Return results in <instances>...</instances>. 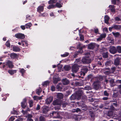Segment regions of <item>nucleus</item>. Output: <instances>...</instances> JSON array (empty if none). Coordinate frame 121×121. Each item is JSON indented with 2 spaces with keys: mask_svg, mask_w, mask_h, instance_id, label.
<instances>
[{
  "mask_svg": "<svg viewBox=\"0 0 121 121\" xmlns=\"http://www.w3.org/2000/svg\"><path fill=\"white\" fill-rule=\"evenodd\" d=\"M103 31L107 32L108 31V29L107 27H105L103 29Z\"/></svg>",
  "mask_w": 121,
  "mask_h": 121,
  "instance_id": "nucleus-61",
  "label": "nucleus"
},
{
  "mask_svg": "<svg viewBox=\"0 0 121 121\" xmlns=\"http://www.w3.org/2000/svg\"><path fill=\"white\" fill-rule=\"evenodd\" d=\"M116 48L117 53L118 52L119 53H121V46H117Z\"/></svg>",
  "mask_w": 121,
  "mask_h": 121,
  "instance_id": "nucleus-32",
  "label": "nucleus"
},
{
  "mask_svg": "<svg viewBox=\"0 0 121 121\" xmlns=\"http://www.w3.org/2000/svg\"><path fill=\"white\" fill-rule=\"evenodd\" d=\"M111 1L112 4L118 5L120 3V0H112Z\"/></svg>",
  "mask_w": 121,
  "mask_h": 121,
  "instance_id": "nucleus-23",
  "label": "nucleus"
},
{
  "mask_svg": "<svg viewBox=\"0 0 121 121\" xmlns=\"http://www.w3.org/2000/svg\"><path fill=\"white\" fill-rule=\"evenodd\" d=\"M108 52H104L102 55L103 57L104 58H107L108 57Z\"/></svg>",
  "mask_w": 121,
  "mask_h": 121,
  "instance_id": "nucleus-29",
  "label": "nucleus"
},
{
  "mask_svg": "<svg viewBox=\"0 0 121 121\" xmlns=\"http://www.w3.org/2000/svg\"><path fill=\"white\" fill-rule=\"evenodd\" d=\"M62 82L64 85H66L68 84L69 82V81L66 79H64L62 80Z\"/></svg>",
  "mask_w": 121,
  "mask_h": 121,
  "instance_id": "nucleus-19",
  "label": "nucleus"
},
{
  "mask_svg": "<svg viewBox=\"0 0 121 121\" xmlns=\"http://www.w3.org/2000/svg\"><path fill=\"white\" fill-rule=\"evenodd\" d=\"M52 104L54 105H59L60 106H61V100L58 99H57L54 101Z\"/></svg>",
  "mask_w": 121,
  "mask_h": 121,
  "instance_id": "nucleus-11",
  "label": "nucleus"
},
{
  "mask_svg": "<svg viewBox=\"0 0 121 121\" xmlns=\"http://www.w3.org/2000/svg\"><path fill=\"white\" fill-rule=\"evenodd\" d=\"M110 10L112 12H115V6L114 5H110L109 6Z\"/></svg>",
  "mask_w": 121,
  "mask_h": 121,
  "instance_id": "nucleus-20",
  "label": "nucleus"
},
{
  "mask_svg": "<svg viewBox=\"0 0 121 121\" xmlns=\"http://www.w3.org/2000/svg\"><path fill=\"white\" fill-rule=\"evenodd\" d=\"M82 62L83 64H88L91 62V60L90 59H88L86 57H84L82 58Z\"/></svg>",
  "mask_w": 121,
  "mask_h": 121,
  "instance_id": "nucleus-8",
  "label": "nucleus"
},
{
  "mask_svg": "<svg viewBox=\"0 0 121 121\" xmlns=\"http://www.w3.org/2000/svg\"><path fill=\"white\" fill-rule=\"evenodd\" d=\"M5 45L7 47H10V44L9 40H8L6 41Z\"/></svg>",
  "mask_w": 121,
  "mask_h": 121,
  "instance_id": "nucleus-49",
  "label": "nucleus"
},
{
  "mask_svg": "<svg viewBox=\"0 0 121 121\" xmlns=\"http://www.w3.org/2000/svg\"><path fill=\"white\" fill-rule=\"evenodd\" d=\"M20 72L22 73V76H24L25 73L26 72V70L22 68L20 69Z\"/></svg>",
  "mask_w": 121,
  "mask_h": 121,
  "instance_id": "nucleus-38",
  "label": "nucleus"
},
{
  "mask_svg": "<svg viewBox=\"0 0 121 121\" xmlns=\"http://www.w3.org/2000/svg\"><path fill=\"white\" fill-rule=\"evenodd\" d=\"M45 118L43 116H41L39 117V121H45Z\"/></svg>",
  "mask_w": 121,
  "mask_h": 121,
  "instance_id": "nucleus-48",
  "label": "nucleus"
},
{
  "mask_svg": "<svg viewBox=\"0 0 121 121\" xmlns=\"http://www.w3.org/2000/svg\"><path fill=\"white\" fill-rule=\"evenodd\" d=\"M55 7V4H52L49 5L48 7V9H50Z\"/></svg>",
  "mask_w": 121,
  "mask_h": 121,
  "instance_id": "nucleus-46",
  "label": "nucleus"
},
{
  "mask_svg": "<svg viewBox=\"0 0 121 121\" xmlns=\"http://www.w3.org/2000/svg\"><path fill=\"white\" fill-rule=\"evenodd\" d=\"M75 85L77 86H80L83 85V82L82 81L76 82H75Z\"/></svg>",
  "mask_w": 121,
  "mask_h": 121,
  "instance_id": "nucleus-18",
  "label": "nucleus"
},
{
  "mask_svg": "<svg viewBox=\"0 0 121 121\" xmlns=\"http://www.w3.org/2000/svg\"><path fill=\"white\" fill-rule=\"evenodd\" d=\"M26 20H30L31 19V17L30 15L28 14L26 15Z\"/></svg>",
  "mask_w": 121,
  "mask_h": 121,
  "instance_id": "nucleus-54",
  "label": "nucleus"
},
{
  "mask_svg": "<svg viewBox=\"0 0 121 121\" xmlns=\"http://www.w3.org/2000/svg\"><path fill=\"white\" fill-rule=\"evenodd\" d=\"M80 39L82 40H84V36L83 35H82L81 34L79 35Z\"/></svg>",
  "mask_w": 121,
  "mask_h": 121,
  "instance_id": "nucleus-58",
  "label": "nucleus"
},
{
  "mask_svg": "<svg viewBox=\"0 0 121 121\" xmlns=\"http://www.w3.org/2000/svg\"><path fill=\"white\" fill-rule=\"evenodd\" d=\"M112 61L110 60H108L106 62L105 64V65L106 67L108 66H110L111 65Z\"/></svg>",
  "mask_w": 121,
  "mask_h": 121,
  "instance_id": "nucleus-24",
  "label": "nucleus"
},
{
  "mask_svg": "<svg viewBox=\"0 0 121 121\" xmlns=\"http://www.w3.org/2000/svg\"><path fill=\"white\" fill-rule=\"evenodd\" d=\"M113 28L116 30L121 29V25H114L113 26Z\"/></svg>",
  "mask_w": 121,
  "mask_h": 121,
  "instance_id": "nucleus-28",
  "label": "nucleus"
},
{
  "mask_svg": "<svg viewBox=\"0 0 121 121\" xmlns=\"http://www.w3.org/2000/svg\"><path fill=\"white\" fill-rule=\"evenodd\" d=\"M10 56L11 59H17L18 58V55L17 54L14 53H11Z\"/></svg>",
  "mask_w": 121,
  "mask_h": 121,
  "instance_id": "nucleus-14",
  "label": "nucleus"
},
{
  "mask_svg": "<svg viewBox=\"0 0 121 121\" xmlns=\"http://www.w3.org/2000/svg\"><path fill=\"white\" fill-rule=\"evenodd\" d=\"M48 111V108L46 107L44 108L42 110L43 113V114H46Z\"/></svg>",
  "mask_w": 121,
  "mask_h": 121,
  "instance_id": "nucleus-36",
  "label": "nucleus"
},
{
  "mask_svg": "<svg viewBox=\"0 0 121 121\" xmlns=\"http://www.w3.org/2000/svg\"><path fill=\"white\" fill-rule=\"evenodd\" d=\"M99 83L98 82H95L93 84V87L95 89L97 90L99 89Z\"/></svg>",
  "mask_w": 121,
  "mask_h": 121,
  "instance_id": "nucleus-15",
  "label": "nucleus"
},
{
  "mask_svg": "<svg viewBox=\"0 0 121 121\" xmlns=\"http://www.w3.org/2000/svg\"><path fill=\"white\" fill-rule=\"evenodd\" d=\"M17 72V70H9L8 71V72L11 75H13V74L14 73H16Z\"/></svg>",
  "mask_w": 121,
  "mask_h": 121,
  "instance_id": "nucleus-30",
  "label": "nucleus"
},
{
  "mask_svg": "<svg viewBox=\"0 0 121 121\" xmlns=\"http://www.w3.org/2000/svg\"><path fill=\"white\" fill-rule=\"evenodd\" d=\"M70 99L71 100H73L76 99L75 94H72L70 97Z\"/></svg>",
  "mask_w": 121,
  "mask_h": 121,
  "instance_id": "nucleus-37",
  "label": "nucleus"
},
{
  "mask_svg": "<svg viewBox=\"0 0 121 121\" xmlns=\"http://www.w3.org/2000/svg\"><path fill=\"white\" fill-rule=\"evenodd\" d=\"M5 65L8 66L10 68H12L14 67L12 62L8 60L5 64Z\"/></svg>",
  "mask_w": 121,
  "mask_h": 121,
  "instance_id": "nucleus-13",
  "label": "nucleus"
},
{
  "mask_svg": "<svg viewBox=\"0 0 121 121\" xmlns=\"http://www.w3.org/2000/svg\"><path fill=\"white\" fill-rule=\"evenodd\" d=\"M69 54V53L68 52H66L64 54L61 55V56L63 57H66L68 56Z\"/></svg>",
  "mask_w": 121,
  "mask_h": 121,
  "instance_id": "nucleus-52",
  "label": "nucleus"
},
{
  "mask_svg": "<svg viewBox=\"0 0 121 121\" xmlns=\"http://www.w3.org/2000/svg\"><path fill=\"white\" fill-rule=\"evenodd\" d=\"M106 69L109 70H111L112 71V72H113L115 71V70L116 69V68L115 67H113L111 68L110 69L109 68H106Z\"/></svg>",
  "mask_w": 121,
  "mask_h": 121,
  "instance_id": "nucleus-43",
  "label": "nucleus"
},
{
  "mask_svg": "<svg viewBox=\"0 0 121 121\" xmlns=\"http://www.w3.org/2000/svg\"><path fill=\"white\" fill-rule=\"evenodd\" d=\"M53 98L52 96H50L48 97L45 100V102L47 104H50L53 100Z\"/></svg>",
  "mask_w": 121,
  "mask_h": 121,
  "instance_id": "nucleus-10",
  "label": "nucleus"
},
{
  "mask_svg": "<svg viewBox=\"0 0 121 121\" xmlns=\"http://www.w3.org/2000/svg\"><path fill=\"white\" fill-rule=\"evenodd\" d=\"M114 112L112 110H109L108 112L107 113V116L109 117H112L113 114Z\"/></svg>",
  "mask_w": 121,
  "mask_h": 121,
  "instance_id": "nucleus-22",
  "label": "nucleus"
},
{
  "mask_svg": "<svg viewBox=\"0 0 121 121\" xmlns=\"http://www.w3.org/2000/svg\"><path fill=\"white\" fill-rule=\"evenodd\" d=\"M112 34L115 37H119L120 35V34L118 32L115 33L112 32Z\"/></svg>",
  "mask_w": 121,
  "mask_h": 121,
  "instance_id": "nucleus-40",
  "label": "nucleus"
},
{
  "mask_svg": "<svg viewBox=\"0 0 121 121\" xmlns=\"http://www.w3.org/2000/svg\"><path fill=\"white\" fill-rule=\"evenodd\" d=\"M50 83V82L48 81H47L44 82L43 84V86H47Z\"/></svg>",
  "mask_w": 121,
  "mask_h": 121,
  "instance_id": "nucleus-39",
  "label": "nucleus"
},
{
  "mask_svg": "<svg viewBox=\"0 0 121 121\" xmlns=\"http://www.w3.org/2000/svg\"><path fill=\"white\" fill-rule=\"evenodd\" d=\"M32 25V24L31 22H30L26 24L25 26L27 29L30 28Z\"/></svg>",
  "mask_w": 121,
  "mask_h": 121,
  "instance_id": "nucleus-41",
  "label": "nucleus"
},
{
  "mask_svg": "<svg viewBox=\"0 0 121 121\" xmlns=\"http://www.w3.org/2000/svg\"><path fill=\"white\" fill-rule=\"evenodd\" d=\"M23 120V119L21 118H18L15 121H22Z\"/></svg>",
  "mask_w": 121,
  "mask_h": 121,
  "instance_id": "nucleus-64",
  "label": "nucleus"
},
{
  "mask_svg": "<svg viewBox=\"0 0 121 121\" xmlns=\"http://www.w3.org/2000/svg\"><path fill=\"white\" fill-rule=\"evenodd\" d=\"M95 44L94 43H91L89 44L87 47L88 49H93L95 47Z\"/></svg>",
  "mask_w": 121,
  "mask_h": 121,
  "instance_id": "nucleus-17",
  "label": "nucleus"
},
{
  "mask_svg": "<svg viewBox=\"0 0 121 121\" xmlns=\"http://www.w3.org/2000/svg\"><path fill=\"white\" fill-rule=\"evenodd\" d=\"M57 0H50L48 2V4H49L56 3L57 2Z\"/></svg>",
  "mask_w": 121,
  "mask_h": 121,
  "instance_id": "nucleus-35",
  "label": "nucleus"
},
{
  "mask_svg": "<svg viewBox=\"0 0 121 121\" xmlns=\"http://www.w3.org/2000/svg\"><path fill=\"white\" fill-rule=\"evenodd\" d=\"M13 51L14 52H19L21 50V49L19 47L16 46L13 47Z\"/></svg>",
  "mask_w": 121,
  "mask_h": 121,
  "instance_id": "nucleus-26",
  "label": "nucleus"
},
{
  "mask_svg": "<svg viewBox=\"0 0 121 121\" xmlns=\"http://www.w3.org/2000/svg\"><path fill=\"white\" fill-rule=\"evenodd\" d=\"M109 19V16L107 15H106L104 17V22L106 24L108 23Z\"/></svg>",
  "mask_w": 121,
  "mask_h": 121,
  "instance_id": "nucleus-25",
  "label": "nucleus"
},
{
  "mask_svg": "<svg viewBox=\"0 0 121 121\" xmlns=\"http://www.w3.org/2000/svg\"><path fill=\"white\" fill-rule=\"evenodd\" d=\"M81 72H83L86 73L88 71V69L87 68H84L82 69H81Z\"/></svg>",
  "mask_w": 121,
  "mask_h": 121,
  "instance_id": "nucleus-45",
  "label": "nucleus"
},
{
  "mask_svg": "<svg viewBox=\"0 0 121 121\" xmlns=\"http://www.w3.org/2000/svg\"><path fill=\"white\" fill-rule=\"evenodd\" d=\"M100 36L101 37L102 39H103L106 37V34H101L100 35Z\"/></svg>",
  "mask_w": 121,
  "mask_h": 121,
  "instance_id": "nucleus-62",
  "label": "nucleus"
},
{
  "mask_svg": "<svg viewBox=\"0 0 121 121\" xmlns=\"http://www.w3.org/2000/svg\"><path fill=\"white\" fill-rule=\"evenodd\" d=\"M46 14L47 13H41L39 15V17H40L41 16H42L43 17H45L47 15Z\"/></svg>",
  "mask_w": 121,
  "mask_h": 121,
  "instance_id": "nucleus-53",
  "label": "nucleus"
},
{
  "mask_svg": "<svg viewBox=\"0 0 121 121\" xmlns=\"http://www.w3.org/2000/svg\"><path fill=\"white\" fill-rule=\"evenodd\" d=\"M60 80L59 78H53V82L54 84L57 83V82Z\"/></svg>",
  "mask_w": 121,
  "mask_h": 121,
  "instance_id": "nucleus-34",
  "label": "nucleus"
},
{
  "mask_svg": "<svg viewBox=\"0 0 121 121\" xmlns=\"http://www.w3.org/2000/svg\"><path fill=\"white\" fill-rule=\"evenodd\" d=\"M83 93L82 91H76L75 94L76 99H80Z\"/></svg>",
  "mask_w": 121,
  "mask_h": 121,
  "instance_id": "nucleus-4",
  "label": "nucleus"
},
{
  "mask_svg": "<svg viewBox=\"0 0 121 121\" xmlns=\"http://www.w3.org/2000/svg\"><path fill=\"white\" fill-rule=\"evenodd\" d=\"M68 103H64L61 104V105H62V106L63 108H65L66 106L68 105Z\"/></svg>",
  "mask_w": 121,
  "mask_h": 121,
  "instance_id": "nucleus-55",
  "label": "nucleus"
},
{
  "mask_svg": "<svg viewBox=\"0 0 121 121\" xmlns=\"http://www.w3.org/2000/svg\"><path fill=\"white\" fill-rule=\"evenodd\" d=\"M57 99L60 100V99L63 98V95L61 93H58L57 94Z\"/></svg>",
  "mask_w": 121,
  "mask_h": 121,
  "instance_id": "nucleus-21",
  "label": "nucleus"
},
{
  "mask_svg": "<svg viewBox=\"0 0 121 121\" xmlns=\"http://www.w3.org/2000/svg\"><path fill=\"white\" fill-rule=\"evenodd\" d=\"M73 117L75 118V120L77 121H79L81 119L80 118L78 117V116H77L76 115L73 116Z\"/></svg>",
  "mask_w": 121,
  "mask_h": 121,
  "instance_id": "nucleus-50",
  "label": "nucleus"
},
{
  "mask_svg": "<svg viewBox=\"0 0 121 121\" xmlns=\"http://www.w3.org/2000/svg\"><path fill=\"white\" fill-rule=\"evenodd\" d=\"M42 89L41 88L36 90V93L38 95H39L40 93L41 92Z\"/></svg>",
  "mask_w": 121,
  "mask_h": 121,
  "instance_id": "nucleus-44",
  "label": "nucleus"
},
{
  "mask_svg": "<svg viewBox=\"0 0 121 121\" xmlns=\"http://www.w3.org/2000/svg\"><path fill=\"white\" fill-rule=\"evenodd\" d=\"M32 117V115L31 114H29L27 115V118H31Z\"/></svg>",
  "mask_w": 121,
  "mask_h": 121,
  "instance_id": "nucleus-63",
  "label": "nucleus"
},
{
  "mask_svg": "<svg viewBox=\"0 0 121 121\" xmlns=\"http://www.w3.org/2000/svg\"><path fill=\"white\" fill-rule=\"evenodd\" d=\"M71 94V92L70 91H68L66 92V93L65 95V96H68L69 95Z\"/></svg>",
  "mask_w": 121,
  "mask_h": 121,
  "instance_id": "nucleus-56",
  "label": "nucleus"
},
{
  "mask_svg": "<svg viewBox=\"0 0 121 121\" xmlns=\"http://www.w3.org/2000/svg\"><path fill=\"white\" fill-rule=\"evenodd\" d=\"M15 119V118L14 117H12L10 118L9 121H13Z\"/></svg>",
  "mask_w": 121,
  "mask_h": 121,
  "instance_id": "nucleus-60",
  "label": "nucleus"
},
{
  "mask_svg": "<svg viewBox=\"0 0 121 121\" xmlns=\"http://www.w3.org/2000/svg\"><path fill=\"white\" fill-rule=\"evenodd\" d=\"M55 5V7H57L58 8H60L62 7V5L61 4L58 2L56 3Z\"/></svg>",
  "mask_w": 121,
  "mask_h": 121,
  "instance_id": "nucleus-42",
  "label": "nucleus"
},
{
  "mask_svg": "<svg viewBox=\"0 0 121 121\" xmlns=\"http://www.w3.org/2000/svg\"><path fill=\"white\" fill-rule=\"evenodd\" d=\"M81 109L84 111L86 110L87 109V107L86 105L84 104H82L81 105Z\"/></svg>",
  "mask_w": 121,
  "mask_h": 121,
  "instance_id": "nucleus-33",
  "label": "nucleus"
},
{
  "mask_svg": "<svg viewBox=\"0 0 121 121\" xmlns=\"http://www.w3.org/2000/svg\"><path fill=\"white\" fill-rule=\"evenodd\" d=\"M109 51L110 53L114 54L117 53L116 48L112 46H111L109 48Z\"/></svg>",
  "mask_w": 121,
  "mask_h": 121,
  "instance_id": "nucleus-6",
  "label": "nucleus"
},
{
  "mask_svg": "<svg viewBox=\"0 0 121 121\" xmlns=\"http://www.w3.org/2000/svg\"><path fill=\"white\" fill-rule=\"evenodd\" d=\"M55 86H52L51 87V90L52 91H55Z\"/></svg>",
  "mask_w": 121,
  "mask_h": 121,
  "instance_id": "nucleus-59",
  "label": "nucleus"
},
{
  "mask_svg": "<svg viewBox=\"0 0 121 121\" xmlns=\"http://www.w3.org/2000/svg\"><path fill=\"white\" fill-rule=\"evenodd\" d=\"M29 107L31 108L33 106V101L31 100L29 102Z\"/></svg>",
  "mask_w": 121,
  "mask_h": 121,
  "instance_id": "nucleus-51",
  "label": "nucleus"
},
{
  "mask_svg": "<svg viewBox=\"0 0 121 121\" xmlns=\"http://www.w3.org/2000/svg\"><path fill=\"white\" fill-rule=\"evenodd\" d=\"M81 110L79 108H77L75 109H73L72 110V112L74 113L76 112L78 113L79 112H81Z\"/></svg>",
  "mask_w": 121,
  "mask_h": 121,
  "instance_id": "nucleus-27",
  "label": "nucleus"
},
{
  "mask_svg": "<svg viewBox=\"0 0 121 121\" xmlns=\"http://www.w3.org/2000/svg\"><path fill=\"white\" fill-rule=\"evenodd\" d=\"M79 66L78 65L74 64L72 67V70L73 72L74 73H76L79 69Z\"/></svg>",
  "mask_w": 121,
  "mask_h": 121,
  "instance_id": "nucleus-2",
  "label": "nucleus"
},
{
  "mask_svg": "<svg viewBox=\"0 0 121 121\" xmlns=\"http://www.w3.org/2000/svg\"><path fill=\"white\" fill-rule=\"evenodd\" d=\"M120 62V58L119 57H117L114 60V64L116 66H118L119 65Z\"/></svg>",
  "mask_w": 121,
  "mask_h": 121,
  "instance_id": "nucleus-12",
  "label": "nucleus"
},
{
  "mask_svg": "<svg viewBox=\"0 0 121 121\" xmlns=\"http://www.w3.org/2000/svg\"><path fill=\"white\" fill-rule=\"evenodd\" d=\"M81 62V59L79 58L78 59H76L75 62L78 64H79Z\"/></svg>",
  "mask_w": 121,
  "mask_h": 121,
  "instance_id": "nucleus-47",
  "label": "nucleus"
},
{
  "mask_svg": "<svg viewBox=\"0 0 121 121\" xmlns=\"http://www.w3.org/2000/svg\"><path fill=\"white\" fill-rule=\"evenodd\" d=\"M50 114L51 116L53 118H61V117L57 112L53 111L52 113H51Z\"/></svg>",
  "mask_w": 121,
  "mask_h": 121,
  "instance_id": "nucleus-3",
  "label": "nucleus"
},
{
  "mask_svg": "<svg viewBox=\"0 0 121 121\" xmlns=\"http://www.w3.org/2000/svg\"><path fill=\"white\" fill-rule=\"evenodd\" d=\"M26 101V99L25 98L23 99L22 101L21 102V105L22 108L24 109L26 107L27 104Z\"/></svg>",
  "mask_w": 121,
  "mask_h": 121,
  "instance_id": "nucleus-5",
  "label": "nucleus"
},
{
  "mask_svg": "<svg viewBox=\"0 0 121 121\" xmlns=\"http://www.w3.org/2000/svg\"><path fill=\"white\" fill-rule=\"evenodd\" d=\"M118 105L117 104V101L116 100L114 101H112L111 102L110 106V108L113 110H116V108L117 107Z\"/></svg>",
  "mask_w": 121,
  "mask_h": 121,
  "instance_id": "nucleus-1",
  "label": "nucleus"
},
{
  "mask_svg": "<svg viewBox=\"0 0 121 121\" xmlns=\"http://www.w3.org/2000/svg\"><path fill=\"white\" fill-rule=\"evenodd\" d=\"M90 115L91 117V120L94 121L95 119V115L94 113L92 111H89Z\"/></svg>",
  "mask_w": 121,
  "mask_h": 121,
  "instance_id": "nucleus-16",
  "label": "nucleus"
},
{
  "mask_svg": "<svg viewBox=\"0 0 121 121\" xmlns=\"http://www.w3.org/2000/svg\"><path fill=\"white\" fill-rule=\"evenodd\" d=\"M45 6L44 4H41L37 8V11L39 13H41V12L43 11L44 9V7Z\"/></svg>",
  "mask_w": 121,
  "mask_h": 121,
  "instance_id": "nucleus-7",
  "label": "nucleus"
},
{
  "mask_svg": "<svg viewBox=\"0 0 121 121\" xmlns=\"http://www.w3.org/2000/svg\"><path fill=\"white\" fill-rule=\"evenodd\" d=\"M104 95L107 96H108L109 95V94L108 93L107 91H105L104 92Z\"/></svg>",
  "mask_w": 121,
  "mask_h": 121,
  "instance_id": "nucleus-57",
  "label": "nucleus"
},
{
  "mask_svg": "<svg viewBox=\"0 0 121 121\" xmlns=\"http://www.w3.org/2000/svg\"><path fill=\"white\" fill-rule=\"evenodd\" d=\"M64 69L66 71H69L71 69V67L69 65H65L64 67Z\"/></svg>",
  "mask_w": 121,
  "mask_h": 121,
  "instance_id": "nucleus-31",
  "label": "nucleus"
},
{
  "mask_svg": "<svg viewBox=\"0 0 121 121\" xmlns=\"http://www.w3.org/2000/svg\"><path fill=\"white\" fill-rule=\"evenodd\" d=\"M15 36L16 38L21 39H23L25 37L24 34L20 33L16 34Z\"/></svg>",
  "mask_w": 121,
  "mask_h": 121,
  "instance_id": "nucleus-9",
  "label": "nucleus"
}]
</instances>
